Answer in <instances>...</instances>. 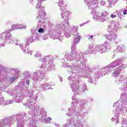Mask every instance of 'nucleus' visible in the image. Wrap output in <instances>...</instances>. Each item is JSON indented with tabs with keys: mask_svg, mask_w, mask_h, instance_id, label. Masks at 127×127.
Here are the masks:
<instances>
[{
	"mask_svg": "<svg viewBox=\"0 0 127 127\" xmlns=\"http://www.w3.org/2000/svg\"><path fill=\"white\" fill-rule=\"evenodd\" d=\"M123 68V66H119L117 67L116 69H114L113 72L112 73V75L114 77H119L120 76V74H121V72H122V69Z\"/></svg>",
	"mask_w": 127,
	"mask_h": 127,
	"instance_id": "nucleus-1",
	"label": "nucleus"
},
{
	"mask_svg": "<svg viewBox=\"0 0 127 127\" xmlns=\"http://www.w3.org/2000/svg\"><path fill=\"white\" fill-rule=\"evenodd\" d=\"M119 64L118 62H114L109 64V67L110 68H115V67H117V66H119Z\"/></svg>",
	"mask_w": 127,
	"mask_h": 127,
	"instance_id": "nucleus-2",
	"label": "nucleus"
},
{
	"mask_svg": "<svg viewBox=\"0 0 127 127\" xmlns=\"http://www.w3.org/2000/svg\"><path fill=\"white\" fill-rule=\"evenodd\" d=\"M12 30H15V29H19V25L14 24L11 27Z\"/></svg>",
	"mask_w": 127,
	"mask_h": 127,
	"instance_id": "nucleus-3",
	"label": "nucleus"
},
{
	"mask_svg": "<svg viewBox=\"0 0 127 127\" xmlns=\"http://www.w3.org/2000/svg\"><path fill=\"white\" fill-rule=\"evenodd\" d=\"M80 42V36L76 35L74 39V43L77 44Z\"/></svg>",
	"mask_w": 127,
	"mask_h": 127,
	"instance_id": "nucleus-4",
	"label": "nucleus"
},
{
	"mask_svg": "<svg viewBox=\"0 0 127 127\" xmlns=\"http://www.w3.org/2000/svg\"><path fill=\"white\" fill-rule=\"evenodd\" d=\"M106 13H107V12H106V11L102 12L101 13V16H102V17L107 16V15H106Z\"/></svg>",
	"mask_w": 127,
	"mask_h": 127,
	"instance_id": "nucleus-5",
	"label": "nucleus"
},
{
	"mask_svg": "<svg viewBox=\"0 0 127 127\" xmlns=\"http://www.w3.org/2000/svg\"><path fill=\"white\" fill-rule=\"evenodd\" d=\"M43 31H44V30L42 28H39L38 29V32L39 33H42V32H43Z\"/></svg>",
	"mask_w": 127,
	"mask_h": 127,
	"instance_id": "nucleus-6",
	"label": "nucleus"
},
{
	"mask_svg": "<svg viewBox=\"0 0 127 127\" xmlns=\"http://www.w3.org/2000/svg\"><path fill=\"white\" fill-rule=\"evenodd\" d=\"M18 77H14L12 78V77H10V81H14V80H15V79H18Z\"/></svg>",
	"mask_w": 127,
	"mask_h": 127,
	"instance_id": "nucleus-7",
	"label": "nucleus"
},
{
	"mask_svg": "<svg viewBox=\"0 0 127 127\" xmlns=\"http://www.w3.org/2000/svg\"><path fill=\"white\" fill-rule=\"evenodd\" d=\"M111 17H112V18H115V17H117V15L112 14L111 15Z\"/></svg>",
	"mask_w": 127,
	"mask_h": 127,
	"instance_id": "nucleus-8",
	"label": "nucleus"
},
{
	"mask_svg": "<svg viewBox=\"0 0 127 127\" xmlns=\"http://www.w3.org/2000/svg\"><path fill=\"white\" fill-rule=\"evenodd\" d=\"M127 9L124 10L123 14H127Z\"/></svg>",
	"mask_w": 127,
	"mask_h": 127,
	"instance_id": "nucleus-9",
	"label": "nucleus"
},
{
	"mask_svg": "<svg viewBox=\"0 0 127 127\" xmlns=\"http://www.w3.org/2000/svg\"><path fill=\"white\" fill-rule=\"evenodd\" d=\"M88 39L89 40H91H91H92L93 39V36H90V37L88 38Z\"/></svg>",
	"mask_w": 127,
	"mask_h": 127,
	"instance_id": "nucleus-10",
	"label": "nucleus"
},
{
	"mask_svg": "<svg viewBox=\"0 0 127 127\" xmlns=\"http://www.w3.org/2000/svg\"><path fill=\"white\" fill-rule=\"evenodd\" d=\"M1 123H0V127H1Z\"/></svg>",
	"mask_w": 127,
	"mask_h": 127,
	"instance_id": "nucleus-11",
	"label": "nucleus"
},
{
	"mask_svg": "<svg viewBox=\"0 0 127 127\" xmlns=\"http://www.w3.org/2000/svg\"><path fill=\"white\" fill-rule=\"evenodd\" d=\"M5 34H7V32L6 31L5 32Z\"/></svg>",
	"mask_w": 127,
	"mask_h": 127,
	"instance_id": "nucleus-12",
	"label": "nucleus"
},
{
	"mask_svg": "<svg viewBox=\"0 0 127 127\" xmlns=\"http://www.w3.org/2000/svg\"><path fill=\"white\" fill-rule=\"evenodd\" d=\"M28 83V84H29V82H27Z\"/></svg>",
	"mask_w": 127,
	"mask_h": 127,
	"instance_id": "nucleus-13",
	"label": "nucleus"
},
{
	"mask_svg": "<svg viewBox=\"0 0 127 127\" xmlns=\"http://www.w3.org/2000/svg\"><path fill=\"white\" fill-rule=\"evenodd\" d=\"M28 83V84H29V82H27Z\"/></svg>",
	"mask_w": 127,
	"mask_h": 127,
	"instance_id": "nucleus-14",
	"label": "nucleus"
}]
</instances>
